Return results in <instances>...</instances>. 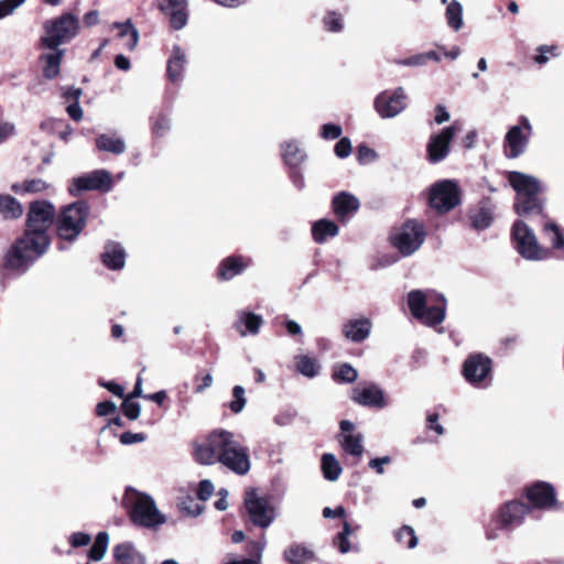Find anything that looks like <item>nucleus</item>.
<instances>
[{"instance_id": "1", "label": "nucleus", "mask_w": 564, "mask_h": 564, "mask_svg": "<svg viewBox=\"0 0 564 564\" xmlns=\"http://www.w3.org/2000/svg\"><path fill=\"white\" fill-rule=\"evenodd\" d=\"M56 216L55 206L48 200H35L29 205L25 229L4 257L7 269L24 273L51 245L48 230Z\"/></svg>"}, {"instance_id": "2", "label": "nucleus", "mask_w": 564, "mask_h": 564, "mask_svg": "<svg viewBox=\"0 0 564 564\" xmlns=\"http://www.w3.org/2000/svg\"><path fill=\"white\" fill-rule=\"evenodd\" d=\"M194 457L202 465L218 463L238 476L247 475L251 468L249 448L226 430L213 431L204 443L195 446Z\"/></svg>"}, {"instance_id": "3", "label": "nucleus", "mask_w": 564, "mask_h": 564, "mask_svg": "<svg viewBox=\"0 0 564 564\" xmlns=\"http://www.w3.org/2000/svg\"><path fill=\"white\" fill-rule=\"evenodd\" d=\"M408 306L414 318L434 327L445 319L447 301L433 290H412L408 294Z\"/></svg>"}, {"instance_id": "4", "label": "nucleus", "mask_w": 564, "mask_h": 564, "mask_svg": "<svg viewBox=\"0 0 564 564\" xmlns=\"http://www.w3.org/2000/svg\"><path fill=\"white\" fill-rule=\"evenodd\" d=\"M89 205L84 200H77L61 209L56 214L55 226L56 234L61 242L57 245L58 250H65L66 242H74L86 226L89 216Z\"/></svg>"}, {"instance_id": "5", "label": "nucleus", "mask_w": 564, "mask_h": 564, "mask_svg": "<svg viewBox=\"0 0 564 564\" xmlns=\"http://www.w3.org/2000/svg\"><path fill=\"white\" fill-rule=\"evenodd\" d=\"M122 506L137 525L156 528L165 522V517L159 511L152 497L131 487L126 489Z\"/></svg>"}, {"instance_id": "6", "label": "nucleus", "mask_w": 564, "mask_h": 564, "mask_svg": "<svg viewBox=\"0 0 564 564\" xmlns=\"http://www.w3.org/2000/svg\"><path fill=\"white\" fill-rule=\"evenodd\" d=\"M79 30V19L72 12H64L44 22V34L40 39L41 45L48 50H55L75 39Z\"/></svg>"}, {"instance_id": "7", "label": "nucleus", "mask_w": 564, "mask_h": 564, "mask_svg": "<svg viewBox=\"0 0 564 564\" xmlns=\"http://www.w3.org/2000/svg\"><path fill=\"white\" fill-rule=\"evenodd\" d=\"M425 226L416 219L405 220L390 236V242L401 256L410 257L416 252L426 239Z\"/></svg>"}, {"instance_id": "8", "label": "nucleus", "mask_w": 564, "mask_h": 564, "mask_svg": "<svg viewBox=\"0 0 564 564\" xmlns=\"http://www.w3.org/2000/svg\"><path fill=\"white\" fill-rule=\"evenodd\" d=\"M529 511V506L518 500H512L505 503L494 516L491 520V525L487 528V539H497V530L511 531L516 527H519L523 522L524 517L528 514Z\"/></svg>"}, {"instance_id": "9", "label": "nucleus", "mask_w": 564, "mask_h": 564, "mask_svg": "<svg viewBox=\"0 0 564 564\" xmlns=\"http://www.w3.org/2000/svg\"><path fill=\"white\" fill-rule=\"evenodd\" d=\"M511 236L518 252L528 260H544L549 258L550 251L541 247L533 230L522 220H516Z\"/></svg>"}, {"instance_id": "10", "label": "nucleus", "mask_w": 564, "mask_h": 564, "mask_svg": "<svg viewBox=\"0 0 564 564\" xmlns=\"http://www.w3.org/2000/svg\"><path fill=\"white\" fill-rule=\"evenodd\" d=\"M430 206L438 214H445L460 204V191L454 181L443 180L435 183L430 191Z\"/></svg>"}, {"instance_id": "11", "label": "nucleus", "mask_w": 564, "mask_h": 564, "mask_svg": "<svg viewBox=\"0 0 564 564\" xmlns=\"http://www.w3.org/2000/svg\"><path fill=\"white\" fill-rule=\"evenodd\" d=\"M518 121V124L509 128L503 139L505 155L508 159H517L525 152L533 132L532 124L525 116H521Z\"/></svg>"}, {"instance_id": "12", "label": "nucleus", "mask_w": 564, "mask_h": 564, "mask_svg": "<svg viewBox=\"0 0 564 564\" xmlns=\"http://www.w3.org/2000/svg\"><path fill=\"white\" fill-rule=\"evenodd\" d=\"M245 507L250 521L262 529L268 528L275 519V511L269 499L260 497L254 489L246 492Z\"/></svg>"}, {"instance_id": "13", "label": "nucleus", "mask_w": 564, "mask_h": 564, "mask_svg": "<svg viewBox=\"0 0 564 564\" xmlns=\"http://www.w3.org/2000/svg\"><path fill=\"white\" fill-rule=\"evenodd\" d=\"M112 185V176L108 171L95 170L90 173L74 177L68 187V192L72 196H77L84 191L109 192Z\"/></svg>"}, {"instance_id": "14", "label": "nucleus", "mask_w": 564, "mask_h": 564, "mask_svg": "<svg viewBox=\"0 0 564 564\" xmlns=\"http://www.w3.org/2000/svg\"><path fill=\"white\" fill-rule=\"evenodd\" d=\"M458 131L457 123L443 128L430 137L426 144V158L432 164L444 161L451 152V143Z\"/></svg>"}, {"instance_id": "15", "label": "nucleus", "mask_w": 564, "mask_h": 564, "mask_svg": "<svg viewBox=\"0 0 564 564\" xmlns=\"http://www.w3.org/2000/svg\"><path fill=\"white\" fill-rule=\"evenodd\" d=\"M375 109L383 118H394L406 107V95L402 87L381 91L375 99Z\"/></svg>"}, {"instance_id": "16", "label": "nucleus", "mask_w": 564, "mask_h": 564, "mask_svg": "<svg viewBox=\"0 0 564 564\" xmlns=\"http://www.w3.org/2000/svg\"><path fill=\"white\" fill-rule=\"evenodd\" d=\"M350 399L362 406L383 409L388 405L384 391L376 383H360L351 391Z\"/></svg>"}, {"instance_id": "17", "label": "nucleus", "mask_w": 564, "mask_h": 564, "mask_svg": "<svg viewBox=\"0 0 564 564\" xmlns=\"http://www.w3.org/2000/svg\"><path fill=\"white\" fill-rule=\"evenodd\" d=\"M491 372V359L478 354L468 357L463 367L465 379L473 386L480 387Z\"/></svg>"}, {"instance_id": "18", "label": "nucleus", "mask_w": 564, "mask_h": 564, "mask_svg": "<svg viewBox=\"0 0 564 564\" xmlns=\"http://www.w3.org/2000/svg\"><path fill=\"white\" fill-rule=\"evenodd\" d=\"M527 498L535 508L551 509L556 505L555 489L545 481H538L529 487Z\"/></svg>"}, {"instance_id": "19", "label": "nucleus", "mask_w": 564, "mask_h": 564, "mask_svg": "<svg viewBox=\"0 0 564 564\" xmlns=\"http://www.w3.org/2000/svg\"><path fill=\"white\" fill-rule=\"evenodd\" d=\"M508 181L517 192V197L535 195L542 192L541 182L531 175L522 172L512 171L508 175Z\"/></svg>"}, {"instance_id": "20", "label": "nucleus", "mask_w": 564, "mask_h": 564, "mask_svg": "<svg viewBox=\"0 0 564 564\" xmlns=\"http://www.w3.org/2000/svg\"><path fill=\"white\" fill-rule=\"evenodd\" d=\"M468 218L473 229L482 231L489 228L495 219V206L488 199L482 200L469 209Z\"/></svg>"}, {"instance_id": "21", "label": "nucleus", "mask_w": 564, "mask_h": 564, "mask_svg": "<svg viewBox=\"0 0 564 564\" xmlns=\"http://www.w3.org/2000/svg\"><path fill=\"white\" fill-rule=\"evenodd\" d=\"M187 0H159V8L170 15V23L173 29L181 30L187 23L186 13Z\"/></svg>"}, {"instance_id": "22", "label": "nucleus", "mask_w": 564, "mask_h": 564, "mask_svg": "<svg viewBox=\"0 0 564 564\" xmlns=\"http://www.w3.org/2000/svg\"><path fill=\"white\" fill-rule=\"evenodd\" d=\"M359 200L356 196L347 192H340L332 200V209L340 221H346L359 209Z\"/></svg>"}, {"instance_id": "23", "label": "nucleus", "mask_w": 564, "mask_h": 564, "mask_svg": "<svg viewBox=\"0 0 564 564\" xmlns=\"http://www.w3.org/2000/svg\"><path fill=\"white\" fill-rule=\"evenodd\" d=\"M372 324L369 318H356L347 321L341 328L346 339L352 343L366 340L371 332Z\"/></svg>"}, {"instance_id": "24", "label": "nucleus", "mask_w": 564, "mask_h": 564, "mask_svg": "<svg viewBox=\"0 0 564 564\" xmlns=\"http://www.w3.org/2000/svg\"><path fill=\"white\" fill-rule=\"evenodd\" d=\"M101 261L110 270H121L126 263L123 247L118 242L108 241L101 253Z\"/></svg>"}, {"instance_id": "25", "label": "nucleus", "mask_w": 564, "mask_h": 564, "mask_svg": "<svg viewBox=\"0 0 564 564\" xmlns=\"http://www.w3.org/2000/svg\"><path fill=\"white\" fill-rule=\"evenodd\" d=\"M251 260L241 256L228 257L224 259L218 268V276L221 280L228 281L234 276L240 274L249 264Z\"/></svg>"}, {"instance_id": "26", "label": "nucleus", "mask_w": 564, "mask_h": 564, "mask_svg": "<svg viewBox=\"0 0 564 564\" xmlns=\"http://www.w3.org/2000/svg\"><path fill=\"white\" fill-rule=\"evenodd\" d=\"M186 64L185 52L178 46L174 45L172 55L167 59L166 74L172 83H178L183 79V72Z\"/></svg>"}, {"instance_id": "27", "label": "nucleus", "mask_w": 564, "mask_h": 564, "mask_svg": "<svg viewBox=\"0 0 564 564\" xmlns=\"http://www.w3.org/2000/svg\"><path fill=\"white\" fill-rule=\"evenodd\" d=\"M263 324V318L254 313L240 311L235 326L241 336L257 335Z\"/></svg>"}, {"instance_id": "28", "label": "nucleus", "mask_w": 564, "mask_h": 564, "mask_svg": "<svg viewBox=\"0 0 564 564\" xmlns=\"http://www.w3.org/2000/svg\"><path fill=\"white\" fill-rule=\"evenodd\" d=\"M113 557L119 564H145L143 555L130 542L116 545Z\"/></svg>"}, {"instance_id": "29", "label": "nucleus", "mask_w": 564, "mask_h": 564, "mask_svg": "<svg viewBox=\"0 0 564 564\" xmlns=\"http://www.w3.org/2000/svg\"><path fill=\"white\" fill-rule=\"evenodd\" d=\"M95 143L99 151L116 155L122 154L127 148L124 140L117 133H101L96 138Z\"/></svg>"}, {"instance_id": "30", "label": "nucleus", "mask_w": 564, "mask_h": 564, "mask_svg": "<svg viewBox=\"0 0 564 564\" xmlns=\"http://www.w3.org/2000/svg\"><path fill=\"white\" fill-rule=\"evenodd\" d=\"M514 209L519 216L542 215L543 200L539 194L517 197Z\"/></svg>"}, {"instance_id": "31", "label": "nucleus", "mask_w": 564, "mask_h": 564, "mask_svg": "<svg viewBox=\"0 0 564 564\" xmlns=\"http://www.w3.org/2000/svg\"><path fill=\"white\" fill-rule=\"evenodd\" d=\"M283 558L288 564H307L315 560V554L305 545L293 543L284 550Z\"/></svg>"}, {"instance_id": "32", "label": "nucleus", "mask_w": 564, "mask_h": 564, "mask_svg": "<svg viewBox=\"0 0 564 564\" xmlns=\"http://www.w3.org/2000/svg\"><path fill=\"white\" fill-rule=\"evenodd\" d=\"M52 52L42 54L40 59L43 62V75L47 79H53L59 74L61 63L65 54V50L59 47L51 50Z\"/></svg>"}, {"instance_id": "33", "label": "nucleus", "mask_w": 564, "mask_h": 564, "mask_svg": "<svg viewBox=\"0 0 564 564\" xmlns=\"http://www.w3.org/2000/svg\"><path fill=\"white\" fill-rule=\"evenodd\" d=\"M338 231V226L329 219H319L312 226V236L317 243H324L328 238L336 237Z\"/></svg>"}, {"instance_id": "34", "label": "nucleus", "mask_w": 564, "mask_h": 564, "mask_svg": "<svg viewBox=\"0 0 564 564\" xmlns=\"http://www.w3.org/2000/svg\"><path fill=\"white\" fill-rule=\"evenodd\" d=\"M112 29L119 30V37L124 40V47L129 51H133L139 41V32L132 24L131 20L124 22H115L111 25Z\"/></svg>"}, {"instance_id": "35", "label": "nucleus", "mask_w": 564, "mask_h": 564, "mask_svg": "<svg viewBox=\"0 0 564 564\" xmlns=\"http://www.w3.org/2000/svg\"><path fill=\"white\" fill-rule=\"evenodd\" d=\"M0 214L4 219H18L23 215L22 204L11 195H0Z\"/></svg>"}, {"instance_id": "36", "label": "nucleus", "mask_w": 564, "mask_h": 564, "mask_svg": "<svg viewBox=\"0 0 564 564\" xmlns=\"http://www.w3.org/2000/svg\"><path fill=\"white\" fill-rule=\"evenodd\" d=\"M265 545L267 541L264 536L258 541H250L247 544V550L254 558L231 560L225 564H260L262 552Z\"/></svg>"}, {"instance_id": "37", "label": "nucleus", "mask_w": 564, "mask_h": 564, "mask_svg": "<svg viewBox=\"0 0 564 564\" xmlns=\"http://www.w3.org/2000/svg\"><path fill=\"white\" fill-rule=\"evenodd\" d=\"M322 470L325 479L335 481L339 478L343 468L333 454L326 453L322 456Z\"/></svg>"}, {"instance_id": "38", "label": "nucleus", "mask_w": 564, "mask_h": 564, "mask_svg": "<svg viewBox=\"0 0 564 564\" xmlns=\"http://www.w3.org/2000/svg\"><path fill=\"white\" fill-rule=\"evenodd\" d=\"M282 158L290 167H297L305 159L304 152L293 142H286L282 147Z\"/></svg>"}, {"instance_id": "39", "label": "nucleus", "mask_w": 564, "mask_h": 564, "mask_svg": "<svg viewBox=\"0 0 564 564\" xmlns=\"http://www.w3.org/2000/svg\"><path fill=\"white\" fill-rule=\"evenodd\" d=\"M447 24L454 31L463 28V7L457 0H452L445 12Z\"/></svg>"}, {"instance_id": "40", "label": "nucleus", "mask_w": 564, "mask_h": 564, "mask_svg": "<svg viewBox=\"0 0 564 564\" xmlns=\"http://www.w3.org/2000/svg\"><path fill=\"white\" fill-rule=\"evenodd\" d=\"M341 447L347 454L360 457L364 453L361 434H345L340 440Z\"/></svg>"}, {"instance_id": "41", "label": "nucleus", "mask_w": 564, "mask_h": 564, "mask_svg": "<svg viewBox=\"0 0 564 564\" xmlns=\"http://www.w3.org/2000/svg\"><path fill=\"white\" fill-rule=\"evenodd\" d=\"M109 544V535L107 532H99L95 539L94 544L88 551V557L91 561H100L107 551Z\"/></svg>"}, {"instance_id": "42", "label": "nucleus", "mask_w": 564, "mask_h": 564, "mask_svg": "<svg viewBox=\"0 0 564 564\" xmlns=\"http://www.w3.org/2000/svg\"><path fill=\"white\" fill-rule=\"evenodd\" d=\"M296 368L303 376L314 378L318 375L321 367L315 358L300 356L297 357Z\"/></svg>"}, {"instance_id": "43", "label": "nucleus", "mask_w": 564, "mask_h": 564, "mask_svg": "<svg viewBox=\"0 0 564 564\" xmlns=\"http://www.w3.org/2000/svg\"><path fill=\"white\" fill-rule=\"evenodd\" d=\"M544 234L547 237L554 249L564 248V234L563 230L553 221H547L544 225Z\"/></svg>"}, {"instance_id": "44", "label": "nucleus", "mask_w": 564, "mask_h": 564, "mask_svg": "<svg viewBox=\"0 0 564 564\" xmlns=\"http://www.w3.org/2000/svg\"><path fill=\"white\" fill-rule=\"evenodd\" d=\"M357 370L349 364L340 365L333 373V379L341 383H352L357 380Z\"/></svg>"}, {"instance_id": "45", "label": "nucleus", "mask_w": 564, "mask_h": 564, "mask_svg": "<svg viewBox=\"0 0 564 564\" xmlns=\"http://www.w3.org/2000/svg\"><path fill=\"white\" fill-rule=\"evenodd\" d=\"M351 534L350 524L345 521L343 525V531L337 533L334 539V545L338 549L341 554L348 553L352 547L349 542V535Z\"/></svg>"}, {"instance_id": "46", "label": "nucleus", "mask_w": 564, "mask_h": 564, "mask_svg": "<svg viewBox=\"0 0 564 564\" xmlns=\"http://www.w3.org/2000/svg\"><path fill=\"white\" fill-rule=\"evenodd\" d=\"M234 400L229 402L228 408L235 414L240 413L246 405L245 389L241 386H235L232 389Z\"/></svg>"}, {"instance_id": "47", "label": "nucleus", "mask_w": 564, "mask_h": 564, "mask_svg": "<svg viewBox=\"0 0 564 564\" xmlns=\"http://www.w3.org/2000/svg\"><path fill=\"white\" fill-rule=\"evenodd\" d=\"M398 542L404 543L409 549L417 545V538L414 530L409 525H403L395 534Z\"/></svg>"}, {"instance_id": "48", "label": "nucleus", "mask_w": 564, "mask_h": 564, "mask_svg": "<svg viewBox=\"0 0 564 564\" xmlns=\"http://www.w3.org/2000/svg\"><path fill=\"white\" fill-rule=\"evenodd\" d=\"M151 129L156 137H163L170 129V121L165 115H158L151 118Z\"/></svg>"}, {"instance_id": "49", "label": "nucleus", "mask_w": 564, "mask_h": 564, "mask_svg": "<svg viewBox=\"0 0 564 564\" xmlns=\"http://www.w3.org/2000/svg\"><path fill=\"white\" fill-rule=\"evenodd\" d=\"M122 412L129 420L133 421L139 417L141 406L138 402L131 401V398H127L122 402Z\"/></svg>"}, {"instance_id": "50", "label": "nucleus", "mask_w": 564, "mask_h": 564, "mask_svg": "<svg viewBox=\"0 0 564 564\" xmlns=\"http://www.w3.org/2000/svg\"><path fill=\"white\" fill-rule=\"evenodd\" d=\"M324 24L329 32H339L343 30V19L336 12H329L324 18Z\"/></svg>"}, {"instance_id": "51", "label": "nucleus", "mask_w": 564, "mask_h": 564, "mask_svg": "<svg viewBox=\"0 0 564 564\" xmlns=\"http://www.w3.org/2000/svg\"><path fill=\"white\" fill-rule=\"evenodd\" d=\"M343 133V129L339 124L325 123L321 128V137L325 140L338 139Z\"/></svg>"}, {"instance_id": "52", "label": "nucleus", "mask_w": 564, "mask_h": 564, "mask_svg": "<svg viewBox=\"0 0 564 564\" xmlns=\"http://www.w3.org/2000/svg\"><path fill=\"white\" fill-rule=\"evenodd\" d=\"M25 0H0V20L12 14Z\"/></svg>"}, {"instance_id": "53", "label": "nucleus", "mask_w": 564, "mask_h": 564, "mask_svg": "<svg viewBox=\"0 0 564 564\" xmlns=\"http://www.w3.org/2000/svg\"><path fill=\"white\" fill-rule=\"evenodd\" d=\"M47 187L41 178L26 180L23 182V193H40Z\"/></svg>"}, {"instance_id": "54", "label": "nucleus", "mask_w": 564, "mask_h": 564, "mask_svg": "<svg viewBox=\"0 0 564 564\" xmlns=\"http://www.w3.org/2000/svg\"><path fill=\"white\" fill-rule=\"evenodd\" d=\"M351 149L352 147L350 140L348 138H341L335 144L334 151L338 158L345 159L349 156V154L351 153Z\"/></svg>"}, {"instance_id": "55", "label": "nucleus", "mask_w": 564, "mask_h": 564, "mask_svg": "<svg viewBox=\"0 0 564 564\" xmlns=\"http://www.w3.org/2000/svg\"><path fill=\"white\" fill-rule=\"evenodd\" d=\"M214 489V485L210 480L204 479L199 481L197 489L198 499L203 501L208 500L212 497Z\"/></svg>"}, {"instance_id": "56", "label": "nucleus", "mask_w": 564, "mask_h": 564, "mask_svg": "<svg viewBox=\"0 0 564 564\" xmlns=\"http://www.w3.org/2000/svg\"><path fill=\"white\" fill-rule=\"evenodd\" d=\"M391 463L390 456H382L371 458L368 463L369 468L376 471L378 475L384 474V465H389Z\"/></svg>"}, {"instance_id": "57", "label": "nucleus", "mask_w": 564, "mask_h": 564, "mask_svg": "<svg viewBox=\"0 0 564 564\" xmlns=\"http://www.w3.org/2000/svg\"><path fill=\"white\" fill-rule=\"evenodd\" d=\"M395 63L401 66L412 67L426 65L424 53H419L403 59H398Z\"/></svg>"}, {"instance_id": "58", "label": "nucleus", "mask_w": 564, "mask_h": 564, "mask_svg": "<svg viewBox=\"0 0 564 564\" xmlns=\"http://www.w3.org/2000/svg\"><path fill=\"white\" fill-rule=\"evenodd\" d=\"M91 538L88 533L75 532L69 536V543L73 547H80L89 544Z\"/></svg>"}, {"instance_id": "59", "label": "nucleus", "mask_w": 564, "mask_h": 564, "mask_svg": "<svg viewBox=\"0 0 564 564\" xmlns=\"http://www.w3.org/2000/svg\"><path fill=\"white\" fill-rule=\"evenodd\" d=\"M144 440H145V435L143 433L124 432L120 435V442L123 445L141 443Z\"/></svg>"}, {"instance_id": "60", "label": "nucleus", "mask_w": 564, "mask_h": 564, "mask_svg": "<svg viewBox=\"0 0 564 564\" xmlns=\"http://www.w3.org/2000/svg\"><path fill=\"white\" fill-rule=\"evenodd\" d=\"M116 410H117V406H116L115 402H112L110 400L99 402L96 406V413L99 416L110 415V414L115 413Z\"/></svg>"}, {"instance_id": "61", "label": "nucleus", "mask_w": 564, "mask_h": 564, "mask_svg": "<svg viewBox=\"0 0 564 564\" xmlns=\"http://www.w3.org/2000/svg\"><path fill=\"white\" fill-rule=\"evenodd\" d=\"M556 50H557L556 46H546V45L540 46L539 47V52L540 53L534 57L535 63H538V64L546 63L549 57L545 55V53H550L553 56H555L556 55Z\"/></svg>"}, {"instance_id": "62", "label": "nucleus", "mask_w": 564, "mask_h": 564, "mask_svg": "<svg viewBox=\"0 0 564 564\" xmlns=\"http://www.w3.org/2000/svg\"><path fill=\"white\" fill-rule=\"evenodd\" d=\"M15 134V127L11 122H0V144Z\"/></svg>"}, {"instance_id": "63", "label": "nucleus", "mask_w": 564, "mask_h": 564, "mask_svg": "<svg viewBox=\"0 0 564 564\" xmlns=\"http://www.w3.org/2000/svg\"><path fill=\"white\" fill-rule=\"evenodd\" d=\"M427 429L436 432L438 435L444 434V427L438 423V414L430 413L427 414Z\"/></svg>"}, {"instance_id": "64", "label": "nucleus", "mask_w": 564, "mask_h": 564, "mask_svg": "<svg viewBox=\"0 0 564 564\" xmlns=\"http://www.w3.org/2000/svg\"><path fill=\"white\" fill-rule=\"evenodd\" d=\"M66 111L68 116L75 121H79L83 118V109L79 102H72L67 106Z\"/></svg>"}]
</instances>
